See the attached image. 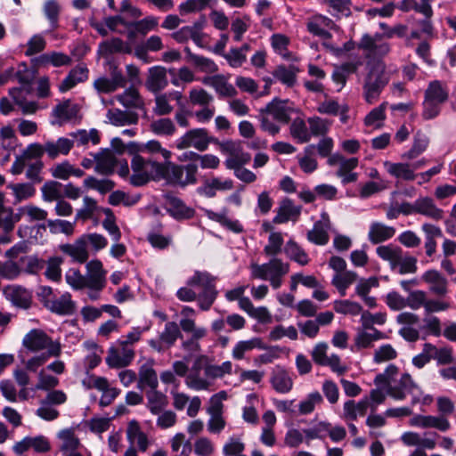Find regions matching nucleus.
Returning <instances> with one entry per match:
<instances>
[{
  "mask_svg": "<svg viewBox=\"0 0 456 456\" xmlns=\"http://www.w3.org/2000/svg\"><path fill=\"white\" fill-rule=\"evenodd\" d=\"M22 349L18 358L23 368L17 367L13 370V378L22 387L20 397L27 399L26 387L30 382L28 372H37L50 358H57L61 354L62 347L59 340L53 339L43 330L32 329L22 338Z\"/></svg>",
  "mask_w": 456,
  "mask_h": 456,
  "instance_id": "nucleus-1",
  "label": "nucleus"
},
{
  "mask_svg": "<svg viewBox=\"0 0 456 456\" xmlns=\"http://www.w3.org/2000/svg\"><path fill=\"white\" fill-rule=\"evenodd\" d=\"M398 374V367L389 364L383 372L376 375L374 384L377 387H385L387 395L396 401H403L407 395H411L413 405L419 403L428 404L431 402V396L423 395L409 373H403L397 380Z\"/></svg>",
  "mask_w": 456,
  "mask_h": 456,
  "instance_id": "nucleus-2",
  "label": "nucleus"
},
{
  "mask_svg": "<svg viewBox=\"0 0 456 456\" xmlns=\"http://www.w3.org/2000/svg\"><path fill=\"white\" fill-rule=\"evenodd\" d=\"M187 285L189 287L180 288L176 291L177 298L183 302L197 300L201 310H209L218 295L216 278L206 271H195L188 279Z\"/></svg>",
  "mask_w": 456,
  "mask_h": 456,
  "instance_id": "nucleus-3",
  "label": "nucleus"
},
{
  "mask_svg": "<svg viewBox=\"0 0 456 456\" xmlns=\"http://www.w3.org/2000/svg\"><path fill=\"white\" fill-rule=\"evenodd\" d=\"M249 268L252 279L269 281L273 289L281 287L284 277L289 273V264L278 257L261 265L252 263Z\"/></svg>",
  "mask_w": 456,
  "mask_h": 456,
  "instance_id": "nucleus-4",
  "label": "nucleus"
},
{
  "mask_svg": "<svg viewBox=\"0 0 456 456\" xmlns=\"http://www.w3.org/2000/svg\"><path fill=\"white\" fill-rule=\"evenodd\" d=\"M369 71L362 86L363 98L369 104L376 102L387 85L389 78L386 75V65L382 61L369 62Z\"/></svg>",
  "mask_w": 456,
  "mask_h": 456,
  "instance_id": "nucleus-5",
  "label": "nucleus"
},
{
  "mask_svg": "<svg viewBox=\"0 0 456 456\" xmlns=\"http://www.w3.org/2000/svg\"><path fill=\"white\" fill-rule=\"evenodd\" d=\"M133 174L130 183L134 186H142L149 181H160L163 178L164 163L145 159L140 155H134L131 161Z\"/></svg>",
  "mask_w": 456,
  "mask_h": 456,
  "instance_id": "nucleus-6",
  "label": "nucleus"
},
{
  "mask_svg": "<svg viewBox=\"0 0 456 456\" xmlns=\"http://www.w3.org/2000/svg\"><path fill=\"white\" fill-rule=\"evenodd\" d=\"M144 329L140 327H134L123 339L118 340V346H122V359L117 356V353L114 349L108 350V355L106 357V363L110 368H123L131 363L134 358V350L132 345L138 342L143 332Z\"/></svg>",
  "mask_w": 456,
  "mask_h": 456,
  "instance_id": "nucleus-7",
  "label": "nucleus"
},
{
  "mask_svg": "<svg viewBox=\"0 0 456 456\" xmlns=\"http://www.w3.org/2000/svg\"><path fill=\"white\" fill-rule=\"evenodd\" d=\"M198 167L193 163L176 165L172 162L164 163L163 178L167 183L185 187L197 183Z\"/></svg>",
  "mask_w": 456,
  "mask_h": 456,
  "instance_id": "nucleus-8",
  "label": "nucleus"
},
{
  "mask_svg": "<svg viewBox=\"0 0 456 456\" xmlns=\"http://www.w3.org/2000/svg\"><path fill=\"white\" fill-rule=\"evenodd\" d=\"M207 360L208 358L205 355H200L194 360L184 379V383L189 389L193 391L212 390L214 381L211 375L208 374V363H203Z\"/></svg>",
  "mask_w": 456,
  "mask_h": 456,
  "instance_id": "nucleus-9",
  "label": "nucleus"
},
{
  "mask_svg": "<svg viewBox=\"0 0 456 456\" xmlns=\"http://www.w3.org/2000/svg\"><path fill=\"white\" fill-rule=\"evenodd\" d=\"M86 269L85 279L87 289H90L89 297L92 299H97L98 293L106 286L107 271L104 270L103 265L99 259L87 262Z\"/></svg>",
  "mask_w": 456,
  "mask_h": 456,
  "instance_id": "nucleus-10",
  "label": "nucleus"
},
{
  "mask_svg": "<svg viewBox=\"0 0 456 456\" xmlns=\"http://www.w3.org/2000/svg\"><path fill=\"white\" fill-rule=\"evenodd\" d=\"M357 47L365 53L367 58L373 59V62L387 56L390 52L389 43L383 40V35L380 33H376L373 36L362 35Z\"/></svg>",
  "mask_w": 456,
  "mask_h": 456,
  "instance_id": "nucleus-11",
  "label": "nucleus"
},
{
  "mask_svg": "<svg viewBox=\"0 0 456 456\" xmlns=\"http://www.w3.org/2000/svg\"><path fill=\"white\" fill-rule=\"evenodd\" d=\"M327 162L330 167H338L336 175L341 179L343 184L357 181L358 174L354 172L359 164L357 158H346L340 153H334L328 158Z\"/></svg>",
  "mask_w": 456,
  "mask_h": 456,
  "instance_id": "nucleus-12",
  "label": "nucleus"
},
{
  "mask_svg": "<svg viewBox=\"0 0 456 456\" xmlns=\"http://www.w3.org/2000/svg\"><path fill=\"white\" fill-rule=\"evenodd\" d=\"M211 137L205 128H194L186 132L175 141V147L179 150L194 148L199 151H204L208 148Z\"/></svg>",
  "mask_w": 456,
  "mask_h": 456,
  "instance_id": "nucleus-13",
  "label": "nucleus"
},
{
  "mask_svg": "<svg viewBox=\"0 0 456 456\" xmlns=\"http://www.w3.org/2000/svg\"><path fill=\"white\" fill-rule=\"evenodd\" d=\"M79 106L70 100L58 103L52 110L53 125L62 126L80 119Z\"/></svg>",
  "mask_w": 456,
  "mask_h": 456,
  "instance_id": "nucleus-14",
  "label": "nucleus"
},
{
  "mask_svg": "<svg viewBox=\"0 0 456 456\" xmlns=\"http://www.w3.org/2000/svg\"><path fill=\"white\" fill-rule=\"evenodd\" d=\"M182 336L179 325L175 322H168L165 324L163 331L159 339L149 340L150 346L159 353L173 346L178 338Z\"/></svg>",
  "mask_w": 456,
  "mask_h": 456,
  "instance_id": "nucleus-15",
  "label": "nucleus"
},
{
  "mask_svg": "<svg viewBox=\"0 0 456 456\" xmlns=\"http://www.w3.org/2000/svg\"><path fill=\"white\" fill-rule=\"evenodd\" d=\"M411 209L404 210L405 215L417 213L433 220H441L444 216V210L439 208L435 200L428 196L419 197L412 205H407Z\"/></svg>",
  "mask_w": 456,
  "mask_h": 456,
  "instance_id": "nucleus-16",
  "label": "nucleus"
},
{
  "mask_svg": "<svg viewBox=\"0 0 456 456\" xmlns=\"http://www.w3.org/2000/svg\"><path fill=\"white\" fill-rule=\"evenodd\" d=\"M183 95L180 91L172 90L166 93H157L154 99L153 112L158 116L168 115L174 110L171 102L175 101L178 106L183 108Z\"/></svg>",
  "mask_w": 456,
  "mask_h": 456,
  "instance_id": "nucleus-17",
  "label": "nucleus"
},
{
  "mask_svg": "<svg viewBox=\"0 0 456 456\" xmlns=\"http://www.w3.org/2000/svg\"><path fill=\"white\" fill-rule=\"evenodd\" d=\"M293 110L292 103H290L289 100L274 98L265 109L261 110V113L268 114L276 121L287 124L290 120Z\"/></svg>",
  "mask_w": 456,
  "mask_h": 456,
  "instance_id": "nucleus-18",
  "label": "nucleus"
},
{
  "mask_svg": "<svg viewBox=\"0 0 456 456\" xmlns=\"http://www.w3.org/2000/svg\"><path fill=\"white\" fill-rule=\"evenodd\" d=\"M331 223L328 213L325 211L322 212L320 220L316 221L313 229L307 232V240L315 245H326L330 240L328 232Z\"/></svg>",
  "mask_w": 456,
  "mask_h": 456,
  "instance_id": "nucleus-19",
  "label": "nucleus"
},
{
  "mask_svg": "<svg viewBox=\"0 0 456 456\" xmlns=\"http://www.w3.org/2000/svg\"><path fill=\"white\" fill-rule=\"evenodd\" d=\"M386 172L397 181L411 182L417 178V173L411 164L408 162L383 161Z\"/></svg>",
  "mask_w": 456,
  "mask_h": 456,
  "instance_id": "nucleus-20",
  "label": "nucleus"
},
{
  "mask_svg": "<svg viewBox=\"0 0 456 456\" xmlns=\"http://www.w3.org/2000/svg\"><path fill=\"white\" fill-rule=\"evenodd\" d=\"M4 297L13 305L27 309L31 305V292L17 284L7 285L3 289Z\"/></svg>",
  "mask_w": 456,
  "mask_h": 456,
  "instance_id": "nucleus-21",
  "label": "nucleus"
},
{
  "mask_svg": "<svg viewBox=\"0 0 456 456\" xmlns=\"http://www.w3.org/2000/svg\"><path fill=\"white\" fill-rule=\"evenodd\" d=\"M409 424L420 428H436L442 432L451 428L449 420L444 416L416 414L409 420Z\"/></svg>",
  "mask_w": 456,
  "mask_h": 456,
  "instance_id": "nucleus-22",
  "label": "nucleus"
},
{
  "mask_svg": "<svg viewBox=\"0 0 456 456\" xmlns=\"http://www.w3.org/2000/svg\"><path fill=\"white\" fill-rule=\"evenodd\" d=\"M330 29L338 30V27L327 16L316 15L307 22V30L314 36L324 40L331 38Z\"/></svg>",
  "mask_w": 456,
  "mask_h": 456,
  "instance_id": "nucleus-23",
  "label": "nucleus"
},
{
  "mask_svg": "<svg viewBox=\"0 0 456 456\" xmlns=\"http://www.w3.org/2000/svg\"><path fill=\"white\" fill-rule=\"evenodd\" d=\"M126 80L122 72L114 69L111 73V77H101L94 80V87L99 94H110L117 89L125 87Z\"/></svg>",
  "mask_w": 456,
  "mask_h": 456,
  "instance_id": "nucleus-24",
  "label": "nucleus"
},
{
  "mask_svg": "<svg viewBox=\"0 0 456 456\" xmlns=\"http://www.w3.org/2000/svg\"><path fill=\"white\" fill-rule=\"evenodd\" d=\"M421 281L427 283L429 290L437 296H444L448 293V281L437 270L426 271L421 275Z\"/></svg>",
  "mask_w": 456,
  "mask_h": 456,
  "instance_id": "nucleus-25",
  "label": "nucleus"
},
{
  "mask_svg": "<svg viewBox=\"0 0 456 456\" xmlns=\"http://www.w3.org/2000/svg\"><path fill=\"white\" fill-rule=\"evenodd\" d=\"M224 150L229 152V156L225 159L224 165L226 168L233 170L234 172L247 165L251 159L249 153L244 152L240 149L236 148L232 142H227L224 144Z\"/></svg>",
  "mask_w": 456,
  "mask_h": 456,
  "instance_id": "nucleus-26",
  "label": "nucleus"
},
{
  "mask_svg": "<svg viewBox=\"0 0 456 456\" xmlns=\"http://www.w3.org/2000/svg\"><path fill=\"white\" fill-rule=\"evenodd\" d=\"M433 436H436V433H424L422 437L420 434L413 431H407L402 434L401 441L406 446H419V448H427L432 450L436 446V440Z\"/></svg>",
  "mask_w": 456,
  "mask_h": 456,
  "instance_id": "nucleus-27",
  "label": "nucleus"
},
{
  "mask_svg": "<svg viewBox=\"0 0 456 456\" xmlns=\"http://www.w3.org/2000/svg\"><path fill=\"white\" fill-rule=\"evenodd\" d=\"M168 85L167 69L162 66H154L149 69L145 82L147 89L154 94L159 93Z\"/></svg>",
  "mask_w": 456,
  "mask_h": 456,
  "instance_id": "nucleus-28",
  "label": "nucleus"
},
{
  "mask_svg": "<svg viewBox=\"0 0 456 456\" xmlns=\"http://www.w3.org/2000/svg\"><path fill=\"white\" fill-rule=\"evenodd\" d=\"M60 249L62 253L69 256L74 262L79 264L87 262L89 258V251L82 236L77 238L73 243L61 245Z\"/></svg>",
  "mask_w": 456,
  "mask_h": 456,
  "instance_id": "nucleus-29",
  "label": "nucleus"
},
{
  "mask_svg": "<svg viewBox=\"0 0 456 456\" xmlns=\"http://www.w3.org/2000/svg\"><path fill=\"white\" fill-rule=\"evenodd\" d=\"M126 438L130 444V446L135 448L137 446L140 452H146L150 441L147 435L142 430L139 423L136 420H131L126 428Z\"/></svg>",
  "mask_w": 456,
  "mask_h": 456,
  "instance_id": "nucleus-30",
  "label": "nucleus"
},
{
  "mask_svg": "<svg viewBox=\"0 0 456 456\" xmlns=\"http://www.w3.org/2000/svg\"><path fill=\"white\" fill-rule=\"evenodd\" d=\"M108 122L115 126L136 125L139 116L133 110H122L118 108L110 109L106 113Z\"/></svg>",
  "mask_w": 456,
  "mask_h": 456,
  "instance_id": "nucleus-31",
  "label": "nucleus"
},
{
  "mask_svg": "<svg viewBox=\"0 0 456 456\" xmlns=\"http://www.w3.org/2000/svg\"><path fill=\"white\" fill-rule=\"evenodd\" d=\"M379 286V281L377 277L361 278L355 286V293L368 307L373 308L377 305L376 297L369 296V293L371 289Z\"/></svg>",
  "mask_w": 456,
  "mask_h": 456,
  "instance_id": "nucleus-32",
  "label": "nucleus"
},
{
  "mask_svg": "<svg viewBox=\"0 0 456 456\" xmlns=\"http://www.w3.org/2000/svg\"><path fill=\"white\" fill-rule=\"evenodd\" d=\"M89 70L85 65H77L64 77L61 83L59 85V91L65 93L77 84L83 83L88 79Z\"/></svg>",
  "mask_w": 456,
  "mask_h": 456,
  "instance_id": "nucleus-33",
  "label": "nucleus"
},
{
  "mask_svg": "<svg viewBox=\"0 0 456 456\" xmlns=\"http://www.w3.org/2000/svg\"><path fill=\"white\" fill-rule=\"evenodd\" d=\"M300 214L301 207L295 205L291 200L285 199L280 203L273 221L275 224H285L289 220L296 221Z\"/></svg>",
  "mask_w": 456,
  "mask_h": 456,
  "instance_id": "nucleus-34",
  "label": "nucleus"
},
{
  "mask_svg": "<svg viewBox=\"0 0 456 456\" xmlns=\"http://www.w3.org/2000/svg\"><path fill=\"white\" fill-rule=\"evenodd\" d=\"M203 83L214 88L220 97H233L237 94L235 87L223 75L205 77Z\"/></svg>",
  "mask_w": 456,
  "mask_h": 456,
  "instance_id": "nucleus-35",
  "label": "nucleus"
},
{
  "mask_svg": "<svg viewBox=\"0 0 456 456\" xmlns=\"http://www.w3.org/2000/svg\"><path fill=\"white\" fill-rule=\"evenodd\" d=\"M118 158L110 150H102L95 153V171L102 175H110L114 172Z\"/></svg>",
  "mask_w": 456,
  "mask_h": 456,
  "instance_id": "nucleus-36",
  "label": "nucleus"
},
{
  "mask_svg": "<svg viewBox=\"0 0 456 456\" xmlns=\"http://www.w3.org/2000/svg\"><path fill=\"white\" fill-rule=\"evenodd\" d=\"M449 87L446 82L442 80H432L428 82L424 91V96L444 104L449 99Z\"/></svg>",
  "mask_w": 456,
  "mask_h": 456,
  "instance_id": "nucleus-37",
  "label": "nucleus"
},
{
  "mask_svg": "<svg viewBox=\"0 0 456 456\" xmlns=\"http://www.w3.org/2000/svg\"><path fill=\"white\" fill-rule=\"evenodd\" d=\"M47 307L51 312L61 314L69 315L75 312L76 305L71 299V295L68 292L56 297L52 300L48 301Z\"/></svg>",
  "mask_w": 456,
  "mask_h": 456,
  "instance_id": "nucleus-38",
  "label": "nucleus"
},
{
  "mask_svg": "<svg viewBox=\"0 0 456 456\" xmlns=\"http://www.w3.org/2000/svg\"><path fill=\"white\" fill-rule=\"evenodd\" d=\"M131 45L120 39L119 37H113L105 40L99 44V54L103 57H109L114 53H131Z\"/></svg>",
  "mask_w": 456,
  "mask_h": 456,
  "instance_id": "nucleus-39",
  "label": "nucleus"
},
{
  "mask_svg": "<svg viewBox=\"0 0 456 456\" xmlns=\"http://www.w3.org/2000/svg\"><path fill=\"white\" fill-rule=\"evenodd\" d=\"M72 62V59L69 55L61 52H49L43 53L36 59V64L38 67L53 66L60 68L63 66H69Z\"/></svg>",
  "mask_w": 456,
  "mask_h": 456,
  "instance_id": "nucleus-40",
  "label": "nucleus"
},
{
  "mask_svg": "<svg viewBox=\"0 0 456 456\" xmlns=\"http://www.w3.org/2000/svg\"><path fill=\"white\" fill-rule=\"evenodd\" d=\"M204 212L208 219L220 224L224 228L235 233H241L244 231L243 225L240 223L239 220L231 219L227 216L226 209H224L221 212H215L210 209H205Z\"/></svg>",
  "mask_w": 456,
  "mask_h": 456,
  "instance_id": "nucleus-41",
  "label": "nucleus"
},
{
  "mask_svg": "<svg viewBox=\"0 0 456 456\" xmlns=\"http://www.w3.org/2000/svg\"><path fill=\"white\" fill-rule=\"evenodd\" d=\"M395 229L379 222H373L370 225L368 239L372 244H379L391 239Z\"/></svg>",
  "mask_w": 456,
  "mask_h": 456,
  "instance_id": "nucleus-42",
  "label": "nucleus"
},
{
  "mask_svg": "<svg viewBox=\"0 0 456 456\" xmlns=\"http://www.w3.org/2000/svg\"><path fill=\"white\" fill-rule=\"evenodd\" d=\"M385 338V334L377 329L366 330L362 328L358 330L354 337V344L359 349L368 348L372 346L374 341L384 339Z\"/></svg>",
  "mask_w": 456,
  "mask_h": 456,
  "instance_id": "nucleus-43",
  "label": "nucleus"
},
{
  "mask_svg": "<svg viewBox=\"0 0 456 456\" xmlns=\"http://www.w3.org/2000/svg\"><path fill=\"white\" fill-rule=\"evenodd\" d=\"M425 351L430 354L431 359L436 360L439 365L451 364L456 362L451 346L437 347L431 344H426Z\"/></svg>",
  "mask_w": 456,
  "mask_h": 456,
  "instance_id": "nucleus-44",
  "label": "nucleus"
},
{
  "mask_svg": "<svg viewBox=\"0 0 456 456\" xmlns=\"http://www.w3.org/2000/svg\"><path fill=\"white\" fill-rule=\"evenodd\" d=\"M9 94L14 103L21 110L23 114H33L37 110V103L36 102L27 100V96L29 94H26L25 90L14 87L10 89Z\"/></svg>",
  "mask_w": 456,
  "mask_h": 456,
  "instance_id": "nucleus-45",
  "label": "nucleus"
},
{
  "mask_svg": "<svg viewBox=\"0 0 456 456\" xmlns=\"http://www.w3.org/2000/svg\"><path fill=\"white\" fill-rule=\"evenodd\" d=\"M283 251L291 261L297 263L301 266H305L310 262L308 254L292 239L286 242Z\"/></svg>",
  "mask_w": 456,
  "mask_h": 456,
  "instance_id": "nucleus-46",
  "label": "nucleus"
},
{
  "mask_svg": "<svg viewBox=\"0 0 456 456\" xmlns=\"http://www.w3.org/2000/svg\"><path fill=\"white\" fill-rule=\"evenodd\" d=\"M370 402L367 396L362 398L358 403L354 400L346 401L343 406L344 418L355 420L358 415L363 416L366 414Z\"/></svg>",
  "mask_w": 456,
  "mask_h": 456,
  "instance_id": "nucleus-47",
  "label": "nucleus"
},
{
  "mask_svg": "<svg viewBox=\"0 0 456 456\" xmlns=\"http://www.w3.org/2000/svg\"><path fill=\"white\" fill-rule=\"evenodd\" d=\"M358 280L355 272L346 270L342 273H335L331 279V284L338 289L341 297L346 295V289Z\"/></svg>",
  "mask_w": 456,
  "mask_h": 456,
  "instance_id": "nucleus-48",
  "label": "nucleus"
},
{
  "mask_svg": "<svg viewBox=\"0 0 456 456\" xmlns=\"http://www.w3.org/2000/svg\"><path fill=\"white\" fill-rule=\"evenodd\" d=\"M74 142L71 139L60 137L56 142L49 141L45 143V153L51 159H55L59 155H67Z\"/></svg>",
  "mask_w": 456,
  "mask_h": 456,
  "instance_id": "nucleus-49",
  "label": "nucleus"
},
{
  "mask_svg": "<svg viewBox=\"0 0 456 456\" xmlns=\"http://www.w3.org/2000/svg\"><path fill=\"white\" fill-rule=\"evenodd\" d=\"M265 349V346L260 338L237 342L232 348V356L234 360H242L245 354L253 349Z\"/></svg>",
  "mask_w": 456,
  "mask_h": 456,
  "instance_id": "nucleus-50",
  "label": "nucleus"
},
{
  "mask_svg": "<svg viewBox=\"0 0 456 456\" xmlns=\"http://www.w3.org/2000/svg\"><path fill=\"white\" fill-rule=\"evenodd\" d=\"M428 144L429 138L425 134L419 131L414 135L411 149L403 153L401 158L406 160L414 159L427 151Z\"/></svg>",
  "mask_w": 456,
  "mask_h": 456,
  "instance_id": "nucleus-51",
  "label": "nucleus"
},
{
  "mask_svg": "<svg viewBox=\"0 0 456 456\" xmlns=\"http://www.w3.org/2000/svg\"><path fill=\"white\" fill-rule=\"evenodd\" d=\"M299 69L294 65H279L273 71V76L283 85L292 87L297 82V75Z\"/></svg>",
  "mask_w": 456,
  "mask_h": 456,
  "instance_id": "nucleus-52",
  "label": "nucleus"
},
{
  "mask_svg": "<svg viewBox=\"0 0 456 456\" xmlns=\"http://www.w3.org/2000/svg\"><path fill=\"white\" fill-rule=\"evenodd\" d=\"M116 99L126 109L141 110L144 106V102L139 92L133 87L127 88L122 94H118Z\"/></svg>",
  "mask_w": 456,
  "mask_h": 456,
  "instance_id": "nucleus-53",
  "label": "nucleus"
},
{
  "mask_svg": "<svg viewBox=\"0 0 456 456\" xmlns=\"http://www.w3.org/2000/svg\"><path fill=\"white\" fill-rule=\"evenodd\" d=\"M271 384L278 393L287 394L292 389L293 380L285 370L278 369L271 378Z\"/></svg>",
  "mask_w": 456,
  "mask_h": 456,
  "instance_id": "nucleus-54",
  "label": "nucleus"
},
{
  "mask_svg": "<svg viewBox=\"0 0 456 456\" xmlns=\"http://www.w3.org/2000/svg\"><path fill=\"white\" fill-rule=\"evenodd\" d=\"M168 212L177 220L191 219L195 215V210L178 198L170 199Z\"/></svg>",
  "mask_w": 456,
  "mask_h": 456,
  "instance_id": "nucleus-55",
  "label": "nucleus"
},
{
  "mask_svg": "<svg viewBox=\"0 0 456 456\" xmlns=\"http://www.w3.org/2000/svg\"><path fill=\"white\" fill-rule=\"evenodd\" d=\"M184 52L188 61L200 71L214 73L218 69L217 65L211 59L193 53L189 47H185Z\"/></svg>",
  "mask_w": 456,
  "mask_h": 456,
  "instance_id": "nucleus-56",
  "label": "nucleus"
},
{
  "mask_svg": "<svg viewBox=\"0 0 456 456\" xmlns=\"http://www.w3.org/2000/svg\"><path fill=\"white\" fill-rule=\"evenodd\" d=\"M376 253L381 259L387 261L390 264L392 270H396V264L400 260V256L402 255L403 250L398 246L388 244L385 246H379L376 248Z\"/></svg>",
  "mask_w": 456,
  "mask_h": 456,
  "instance_id": "nucleus-57",
  "label": "nucleus"
},
{
  "mask_svg": "<svg viewBox=\"0 0 456 456\" xmlns=\"http://www.w3.org/2000/svg\"><path fill=\"white\" fill-rule=\"evenodd\" d=\"M69 136L72 137V141L77 146H85L89 142L96 145L100 142V134L95 128L90 130L79 129L70 133Z\"/></svg>",
  "mask_w": 456,
  "mask_h": 456,
  "instance_id": "nucleus-58",
  "label": "nucleus"
},
{
  "mask_svg": "<svg viewBox=\"0 0 456 456\" xmlns=\"http://www.w3.org/2000/svg\"><path fill=\"white\" fill-rule=\"evenodd\" d=\"M323 3L327 5L330 14L337 19L348 17L352 13L351 0H323Z\"/></svg>",
  "mask_w": 456,
  "mask_h": 456,
  "instance_id": "nucleus-59",
  "label": "nucleus"
},
{
  "mask_svg": "<svg viewBox=\"0 0 456 456\" xmlns=\"http://www.w3.org/2000/svg\"><path fill=\"white\" fill-rule=\"evenodd\" d=\"M23 273L22 266L18 260L8 259L4 262L0 261V277L8 281H13Z\"/></svg>",
  "mask_w": 456,
  "mask_h": 456,
  "instance_id": "nucleus-60",
  "label": "nucleus"
},
{
  "mask_svg": "<svg viewBox=\"0 0 456 456\" xmlns=\"http://www.w3.org/2000/svg\"><path fill=\"white\" fill-rule=\"evenodd\" d=\"M7 188L12 191L15 204L30 199L36 193V188L30 183H10Z\"/></svg>",
  "mask_w": 456,
  "mask_h": 456,
  "instance_id": "nucleus-61",
  "label": "nucleus"
},
{
  "mask_svg": "<svg viewBox=\"0 0 456 456\" xmlns=\"http://www.w3.org/2000/svg\"><path fill=\"white\" fill-rule=\"evenodd\" d=\"M23 273L35 275L39 273L45 266V261L35 255H27L20 257Z\"/></svg>",
  "mask_w": 456,
  "mask_h": 456,
  "instance_id": "nucleus-62",
  "label": "nucleus"
},
{
  "mask_svg": "<svg viewBox=\"0 0 456 456\" xmlns=\"http://www.w3.org/2000/svg\"><path fill=\"white\" fill-rule=\"evenodd\" d=\"M159 385L158 376L154 369L149 364H143L139 370L138 387L143 388L149 387L151 390L157 388Z\"/></svg>",
  "mask_w": 456,
  "mask_h": 456,
  "instance_id": "nucleus-63",
  "label": "nucleus"
},
{
  "mask_svg": "<svg viewBox=\"0 0 456 456\" xmlns=\"http://www.w3.org/2000/svg\"><path fill=\"white\" fill-rule=\"evenodd\" d=\"M245 444L240 436H232L222 448L224 456H247L243 454Z\"/></svg>",
  "mask_w": 456,
  "mask_h": 456,
  "instance_id": "nucleus-64",
  "label": "nucleus"
}]
</instances>
